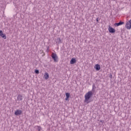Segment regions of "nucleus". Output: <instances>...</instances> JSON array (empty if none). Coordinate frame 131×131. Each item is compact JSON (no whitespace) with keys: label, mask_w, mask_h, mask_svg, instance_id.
Returning <instances> with one entry per match:
<instances>
[{"label":"nucleus","mask_w":131,"mask_h":131,"mask_svg":"<svg viewBox=\"0 0 131 131\" xmlns=\"http://www.w3.org/2000/svg\"><path fill=\"white\" fill-rule=\"evenodd\" d=\"M92 97H93V92L89 91L86 93L84 95V103H86L89 104V103H91V100H90Z\"/></svg>","instance_id":"nucleus-1"},{"label":"nucleus","mask_w":131,"mask_h":131,"mask_svg":"<svg viewBox=\"0 0 131 131\" xmlns=\"http://www.w3.org/2000/svg\"><path fill=\"white\" fill-rule=\"evenodd\" d=\"M125 28L128 30L131 29V19L129 21H126Z\"/></svg>","instance_id":"nucleus-2"},{"label":"nucleus","mask_w":131,"mask_h":131,"mask_svg":"<svg viewBox=\"0 0 131 131\" xmlns=\"http://www.w3.org/2000/svg\"><path fill=\"white\" fill-rule=\"evenodd\" d=\"M51 57L55 62H58V56L56 53H52Z\"/></svg>","instance_id":"nucleus-3"},{"label":"nucleus","mask_w":131,"mask_h":131,"mask_svg":"<svg viewBox=\"0 0 131 131\" xmlns=\"http://www.w3.org/2000/svg\"><path fill=\"white\" fill-rule=\"evenodd\" d=\"M108 31L110 33H115V29L111 27V26H109L108 27Z\"/></svg>","instance_id":"nucleus-4"},{"label":"nucleus","mask_w":131,"mask_h":131,"mask_svg":"<svg viewBox=\"0 0 131 131\" xmlns=\"http://www.w3.org/2000/svg\"><path fill=\"white\" fill-rule=\"evenodd\" d=\"M0 36L2 37V38H4V39H7V36L6 35V34H4L3 31L2 30H0Z\"/></svg>","instance_id":"nucleus-5"},{"label":"nucleus","mask_w":131,"mask_h":131,"mask_svg":"<svg viewBox=\"0 0 131 131\" xmlns=\"http://www.w3.org/2000/svg\"><path fill=\"white\" fill-rule=\"evenodd\" d=\"M94 68L96 71H99L101 69V67L100 66V64H97L95 66Z\"/></svg>","instance_id":"nucleus-6"},{"label":"nucleus","mask_w":131,"mask_h":131,"mask_svg":"<svg viewBox=\"0 0 131 131\" xmlns=\"http://www.w3.org/2000/svg\"><path fill=\"white\" fill-rule=\"evenodd\" d=\"M123 24H124V22H122V21H120L119 23H115L114 24V26L116 27H117L118 26H120L121 25H123Z\"/></svg>","instance_id":"nucleus-7"},{"label":"nucleus","mask_w":131,"mask_h":131,"mask_svg":"<svg viewBox=\"0 0 131 131\" xmlns=\"http://www.w3.org/2000/svg\"><path fill=\"white\" fill-rule=\"evenodd\" d=\"M17 101H22L23 100V96L21 94H18L17 97Z\"/></svg>","instance_id":"nucleus-8"},{"label":"nucleus","mask_w":131,"mask_h":131,"mask_svg":"<svg viewBox=\"0 0 131 131\" xmlns=\"http://www.w3.org/2000/svg\"><path fill=\"white\" fill-rule=\"evenodd\" d=\"M49 77L50 75H49L48 73H45L43 75V78H45V79H49Z\"/></svg>","instance_id":"nucleus-9"},{"label":"nucleus","mask_w":131,"mask_h":131,"mask_svg":"<svg viewBox=\"0 0 131 131\" xmlns=\"http://www.w3.org/2000/svg\"><path fill=\"white\" fill-rule=\"evenodd\" d=\"M22 113V111L21 110H16L14 113L15 115H20Z\"/></svg>","instance_id":"nucleus-10"},{"label":"nucleus","mask_w":131,"mask_h":131,"mask_svg":"<svg viewBox=\"0 0 131 131\" xmlns=\"http://www.w3.org/2000/svg\"><path fill=\"white\" fill-rule=\"evenodd\" d=\"M75 63H76V59L75 58H72L70 61V64H74Z\"/></svg>","instance_id":"nucleus-11"},{"label":"nucleus","mask_w":131,"mask_h":131,"mask_svg":"<svg viewBox=\"0 0 131 131\" xmlns=\"http://www.w3.org/2000/svg\"><path fill=\"white\" fill-rule=\"evenodd\" d=\"M66 96L67 98H70V93H66Z\"/></svg>","instance_id":"nucleus-12"},{"label":"nucleus","mask_w":131,"mask_h":131,"mask_svg":"<svg viewBox=\"0 0 131 131\" xmlns=\"http://www.w3.org/2000/svg\"><path fill=\"white\" fill-rule=\"evenodd\" d=\"M37 130H38V131L41 130V126H37Z\"/></svg>","instance_id":"nucleus-13"},{"label":"nucleus","mask_w":131,"mask_h":131,"mask_svg":"<svg viewBox=\"0 0 131 131\" xmlns=\"http://www.w3.org/2000/svg\"><path fill=\"white\" fill-rule=\"evenodd\" d=\"M35 73L36 74H38L39 73V71H38V70H36L35 71Z\"/></svg>","instance_id":"nucleus-14"},{"label":"nucleus","mask_w":131,"mask_h":131,"mask_svg":"<svg viewBox=\"0 0 131 131\" xmlns=\"http://www.w3.org/2000/svg\"><path fill=\"white\" fill-rule=\"evenodd\" d=\"M57 40L58 41V42H61V39L60 38H57Z\"/></svg>","instance_id":"nucleus-15"},{"label":"nucleus","mask_w":131,"mask_h":131,"mask_svg":"<svg viewBox=\"0 0 131 131\" xmlns=\"http://www.w3.org/2000/svg\"><path fill=\"white\" fill-rule=\"evenodd\" d=\"M47 52L48 53H49V52H50V47H48V48H47Z\"/></svg>","instance_id":"nucleus-16"},{"label":"nucleus","mask_w":131,"mask_h":131,"mask_svg":"<svg viewBox=\"0 0 131 131\" xmlns=\"http://www.w3.org/2000/svg\"><path fill=\"white\" fill-rule=\"evenodd\" d=\"M69 99V97H66L65 100H66V101H68Z\"/></svg>","instance_id":"nucleus-17"},{"label":"nucleus","mask_w":131,"mask_h":131,"mask_svg":"<svg viewBox=\"0 0 131 131\" xmlns=\"http://www.w3.org/2000/svg\"><path fill=\"white\" fill-rule=\"evenodd\" d=\"M96 21H97V22H98L99 20H98V18L96 19Z\"/></svg>","instance_id":"nucleus-18"},{"label":"nucleus","mask_w":131,"mask_h":131,"mask_svg":"<svg viewBox=\"0 0 131 131\" xmlns=\"http://www.w3.org/2000/svg\"><path fill=\"white\" fill-rule=\"evenodd\" d=\"M40 52H41V53H43V50H40Z\"/></svg>","instance_id":"nucleus-19"}]
</instances>
